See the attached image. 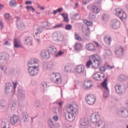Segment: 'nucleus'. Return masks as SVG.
I'll list each match as a JSON object with an SVG mask.
<instances>
[{"mask_svg":"<svg viewBox=\"0 0 128 128\" xmlns=\"http://www.w3.org/2000/svg\"><path fill=\"white\" fill-rule=\"evenodd\" d=\"M85 100L88 104H89V106H92L96 104V96H94V94H88L86 96Z\"/></svg>","mask_w":128,"mask_h":128,"instance_id":"7ed1b4c3","label":"nucleus"},{"mask_svg":"<svg viewBox=\"0 0 128 128\" xmlns=\"http://www.w3.org/2000/svg\"><path fill=\"white\" fill-rule=\"evenodd\" d=\"M91 10L94 14H98L100 12V8L96 6H93L91 8Z\"/></svg>","mask_w":128,"mask_h":128,"instance_id":"5701e85b","label":"nucleus"},{"mask_svg":"<svg viewBox=\"0 0 128 128\" xmlns=\"http://www.w3.org/2000/svg\"><path fill=\"white\" fill-rule=\"evenodd\" d=\"M4 16L5 20H10V14L8 13H6V14H4Z\"/></svg>","mask_w":128,"mask_h":128,"instance_id":"3c124183","label":"nucleus"},{"mask_svg":"<svg viewBox=\"0 0 128 128\" xmlns=\"http://www.w3.org/2000/svg\"><path fill=\"white\" fill-rule=\"evenodd\" d=\"M84 26H92V22L90 21H88L87 22V24Z\"/></svg>","mask_w":128,"mask_h":128,"instance_id":"4d7b16f0","label":"nucleus"},{"mask_svg":"<svg viewBox=\"0 0 128 128\" xmlns=\"http://www.w3.org/2000/svg\"><path fill=\"white\" fill-rule=\"evenodd\" d=\"M86 30H90V28L88 26L83 25L82 26V31L86 32Z\"/></svg>","mask_w":128,"mask_h":128,"instance_id":"a18cd8bd","label":"nucleus"},{"mask_svg":"<svg viewBox=\"0 0 128 128\" xmlns=\"http://www.w3.org/2000/svg\"><path fill=\"white\" fill-rule=\"evenodd\" d=\"M101 18L102 22H108L110 20V16L108 14L104 13L102 14Z\"/></svg>","mask_w":128,"mask_h":128,"instance_id":"a878e982","label":"nucleus"},{"mask_svg":"<svg viewBox=\"0 0 128 128\" xmlns=\"http://www.w3.org/2000/svg\"><path fill=\"white\" fill-rule=\"evenodd\" d=\"M91 122L94 124H96L100 122V115L96 113H92L90 116Z\"/></svg>","mask_w":128,"mask_h":128,"instance_id":"39448f33","label":"nucleus"},{"mask_svg":"<svg viewBox=\"0 0 128 128\" xmlns=\"http://www.w3.org/2000/svg\"><path fill=\"white\" fill-rule=\"evenodd\" d=\"M92 78L95 80H98V78H100V74H98V72H96V73L94 74L92 76Z\"/></svg>","mask_w":128,"mask_h":128,"instance_id":"c85d7f7f","label":"nucleus"},{"mask_svg":"<svg viewBox=\"0 0 128 128\" xmlns=\"http://www.w3.org/2000/svg\"><path fill=\"white\" fill-rule=\"evenodd\" d=\"M67 112H65L64 114V118L68 122H72L74 118H76V116L78 114V106H76L74 109V106H72L71 104H68L67 106Z\"/></svg>","mask_w":128,"mask_h":128,"instance_id":"f257e3e1","label":"nucleus"},{"mask_svg":"<svg viewBox=\"0 0 128 128\" xmlns=\"http://www.w3.org/2000/svg\"><path fill=\"white\" fill-rule=\"evenodd\" d=\"M48 124L50 128H56V125L54 124V121H52V120H50L48 122Z\"/></svg>","mask_w":128,"mask_h":128,"instance_id":"e433bc0d","label":"nucleus"},{"mask_svg":"<svg viewBox=\"0 0 128 128\" xmlns=\"http://www.w3.org/2000/svg\"><path fill=\"white\" fill-rule=\"evenodd\" d=\"M16 102H13L12 104H10L8 106V108H10V110L12 111L16 110Z\"/></svg>","mask_w":128,"mask_h":128,"instance_id":"72a5a7b5","label":"nucleus"},{"mask_svg":"<svg viewBox=\"0 0 128 128\" xmlns=\"http://www.w3.org/2000/svg\"><path fill=\"white\" fill-rule=\"evenodd\" d=\"M104 96L105 98H108V91L104 92Z\"/></svg>","mask_w":128,"mask_h":128,"instance_id":"13d9d810","label":"nucleus"},{"mask_svg":"<svg viewBox=\"0 0 128 128\" xmlns=\"http://www.w3.org/2000/svg\"><path fill=\"white\" fill-rule=\"evenodd\" d=\"M17 26L18 30H24V24L22 21H20V18L17 17V20H16Z\"/></svg>","mask_w":128,"mask_h":128,"instance_id":"2eb2a0df","label":"nucleus"},{"mask_svg":"<svg viewBox=\"0 0 128 128\" xmlns=\"http://www.w3.org/2000/svg\"><path fill=\"white\" fill-rule=\"evenodd\" d=\"M92 60H89L86 62V66L88 68H90V66H92L94 64V63H92Z\"/></svg>","mask_w":128,"mask_h":128,"instance_id":"c9c22d12","label":"nucleus"},{"mask_svg":"<svg viewBox=\"0 0 128 128\" xmlns=\"http://www.w3.org/2000/svg\"><path fill=\"white\" fill-rule=\"evenodd\" d=\"M60 82H62V79H60V78H57L56 79V84H60Z\"/></svg>","mask_w":128,"mask_h":128,"instance_id":"e2e57ef3","label":"nucleus"},{"mask_svg":"<svg viewBox=\"0 0 128 128\" xmlns=\"http://www.w3.org/2000/svg\"><path fill=\"white\" fill-rule=\"evenodd\" d=\"M92 86V84L91 81H86L84 82V84L83 85V88L85 90H90V88Z\"/></svg>","mask_w":128,"mask_h":128,"instance_id":"6ab92c4d","label":"nucleus"},{"mask_svg":"<svg viewBox=\"0 0 128 128\" xmlns=\"http://www.w3.org/2000/svg\"><path fill=\"white\" fill-rule=\"evenodd\" d=\"M64 22H70V19L68 18V15L66 14L65 16L63 18Z\"/></svg>","mask_w":128,"mask_h":128,"instance_id":"8fccbe9b","label":"nucleus"},{"mask_svg":"<svg viewBox=\"0 0 128 128\" xmlns=\"http://www.w3.org/2000/svg\"><path fill=\"white\" fill-rule=\"evenodd\" d=\"M84 38L86 40H90V36H88V33H86L84 35Z\"/></svg>","mask_w":128,"mask_h":128,"instance_id":"09e8293b","label":"nucleus"},{"mask_svg":"<svg viewBox=\"0 0 128 128\" xmlns=\"http://www.w3.org/2000/svg\"><path fill=\"white\" fill-rule=\"evenodd\" d=\"M13 84V86H14V90H16V86H18V83H16V82H12Z\"/></svg>","mask_w":128,"mask_h":128,"instance_id":"680f3d73","label":"nucleus"},{"mask_svg":"<svg viewBox=\"0 0 128 128\" xmlns=\"http://www.w3.org/2000/svg\"><path fill=\"white\" fill-rule=\"evenodd\" d=\"M82 48H84L82 44L78 42H76L74 46L75 52H80L82 50Z\"/></svg>","mask_w":128,"mask_h":128,"instance_id":"ddd939ff","label":"nucleus"},{"mask_svg":"<svg viewBox=\"0 0 128 128\" xmlns=\"http://www.w3.org/2000/svg\"><path fill=\"white\" fill-rule=\"evenodd\" d=\"M104 42H106L107 44H108L109 46H110V42H112V37H105L104 38Z\"/></svg>","mask_w":128,"mask_h":128,"instance_id":"4c0bfd02","label":"nucleus"},{"mask_svg":"<svg viewBox=\"0 0 128 128\" xmlns=\"http://www.w3.org/2000/svg\"><path fill=\"white\" fill-rule=\"evenodd\" d=\"M57 104L60 106V108H62V102H58Z\"/></svg>","mask_w":128,"mask_h":128,"instance_id":"774afa93","label":"nucleus"},{"mask_svg":"<svg viewBox=\"0 0 128 128\" xmlns=\"http://www.w3.org/2000/svg\"><path fill=\"white\" fill-rule=\"evenodd\" d=\"M64 26V24L61 23L58 25H56L55 26H54V28H62Z\"/></svg>","mask_w":128,"mask_h":128,"instance_id":"864d4df0","label":"nucleus"},{"mask_svg":"<svg viewBox=\"0 0 128 128\" xmlns=\"http://www.w3.org/2000/svg\"><path fill=\"white\" fill-rule=\"evenodd\" d=\"M77 74H82L84 72V66L82 65H78L76 68Z\"/></svg>","mask_w":128,"mask_h":128,"instance_id":"a211bd4d","label":"nucleus"},{"mask_svg":"<svg viewBox=\"0 0 128 128\" xmlns=\"http://www.w3.org/2000/svg\"><path fill=\"white\" fill-rule=\"evenodd\" d=\"M102 63V61L96 62H94V64H92V68H95L96 70V68H100V64Z\"/></svg>","mask_w":128,"mask_h":128,"instance_id":"393cba45","label":"nucleus"},{"mask_svg":"<svg viewBox=\"0 0 128 128\" xmlns=\"http://www.w3.org/2000/svg\"><path fill=\"white\" fill-rule=\"evenodd\" d=\"M58 116H53V120H54V122H58Z\"/></svg>","mask_w":128,"mask_h":128,"instance_id":"bf43d9fd","label":"nucleus"},{"mask_svg":"<svg viewBox=\"0 0 128 128\" xmlns=\"http://www.w3.org/2000/svg\"><path fill=\"white\" fill-rule=\"evenodd\" d=\"M48 50L50 52V54H52V56H56V54L58 52V49L56 48V47L52 45H50L48 48Z\"/></svg>","mask_w":128,"mask_h":128,"instance_id":"dca6fc26","label":"nucleus"},{"mask_svg":"<svg viewBox=\"0 0 128 128\" xmlns=\"http://www.w3.org/2000/svg\"><path fill=\"white\" fill-rule=\"evenodd\" d=\"M114 68V66H110V64H108L106 66V68H108V70H112V68Z\"/></svg>","mask_w":128,"mask_h":128,"instance_id":"052dcab7","label":"nucleus"},{"mask_svg":"<svg viewBox=\"0 0 128 128\" xmlns=\"http://www.w3.org/2000/svg\"><path fill=\"white\" fill-rule=\"evenodd\" d=\"M20 118L18 115H14L13 116L10 118V122L13 126H16L18 122V120Z\"/></svg>","mask_w":128,"mask_h":128,"instance_id":"f3484780","label":"nucleus"},{"mask_svg":"<svg viewBox=\"0 0 128 128\" xmlns=\"http://www.w3.org/2000/svg\"><path fill=\"white\" fill-rule=\"evenodd\" d=\"M28 72L31 76H38V72L40 70V68L38 66H30L28 65Z\"/></svg>","mask_w":128,"mask_h":128,"instance_id":"f03ea898","label":"nucleus"},{"mask_svg":"<svg viewBox=\"0 0 128 128\" xmlns=\"http://www.w3.org/2000/svg\"><path fill=\"white\" fill-rule=\"evenodd\" d=\"M52 37L53 38L54 40H58V34L56 32H54L52 34Z\"/></svg>","mask_w":128,"mask_h":128,"instance_id":"f704fd0d","label":"nucleus"},{"mask_svg":"<svg viewBox=\"0 0 128 128\" xmlns=\"http://www.w3.org/2000/svg\"><path fill=\"white\" fill-rule=\"evenodd\" d=\"M34 64H38V62H36V60H31L28 62V64L32 65Z\"/></svg>","mask_w":128,"mask_h":128,"instance_id":"603ef678","label":"nucleus"},{"mask_svg":"<svg viewBox=\"0 0 128 128\" xmlns=\"http://www.w3.org/2000/svg\"><path fill=\"white\" fill-rule=\"evenodd\" d=\"M108 78H106L102 83V86L106 90H108Z\"/></svg>","mask_w":128,"mask_h":128,"instance_id":"b1692460","label":"nucleus"},{"mask_svg":"<svg viewBox=\"0 0 128 128\" xmlns=\"http://www.w3.org/2000/svg\"><path fill=\"white\" fill-rule=\"evenodd\" d=\"M14 48H22V46H21L18 44V40L16 39H14Z\"/></svg>","mask_w":128,"mask_h":128,"instance_id":"cd10ccee","label":"nucleus"},{"mask_svg":"<svg viewBox=\"0 0 128 128\" xmlns=\"http://www.w3.org/2000/svg\"><path fill=\"white\" fill-rule=\"evenodd\" d=\"M18 96L21 98H24V92H22V90L20 88H18Z\"/></svg>","mask_w":128,"mask_h":128,"instance_id":"2f4dec72","label":"nucleus"},{"mask_svg":"<svg viewBox=\"0 0 128 128\" xmlns=\"http://www.w3.org/2000/svg\"><path fill=\"white\" fill-rule=\"evenodd\" d=\"M34 106L38 110H40V100L36 101L34 102Z\"/></svg>","mask_w":128,"mask_h":128,"instance_id":"ea45409f","label":"nucleus"},{"mask_svg":"<svg viewBox=\"0 0 128 128\" xmlns=\"http://www.w3.org/2000/svg\"><path fill=\"white\" fill-rule=\"evenodd\" d=\"M50 51H48H48L46 50H43L40 52V56L44 58V60H48L50 58Z\"/></svg>","mask_w":128,"mask_h":128,"instance_id":"f8f14e48","label":"nucleus"},{"mask_svg":"<svg viewBox=\"0 0 128 128\" xmlns=\"http://www.w3.org/2000/svg\"><path fill=\"white\" fill-rule=\"evenodd\" d=\"M10 60V55L8 53L2 52L0 54V64H4Z\"/></svg>","mask_w":128,"mask_h":128,"instance_id":"20e7f679","label":"nucleus"},{"mask_svg":"<svg viewBox=\"0 0 128 128\" xmlns=\"http://www.w3.org/2000/svg\"><path fill=\"white\" fill-rule=\"evenodd\" d=\"M64 8H58L56 10L58 12H62Z\"/></svg>","mask_w":128,"mask_h":128,"instance_id":"338daca9","label":"nucleus"},{"mask_svg":"<svg viewBox=\"0 0 128 128\" xmlns=\"http://www.w3.org/2000/svg\"><path fill=\"white\" fill-rule=\"evenodd\" d=\"M89 18H96V15L93 13H91L89 14Z\"/></svg>","mask_w":128,"mask_h":128,"instance_id":"6e6d98bb","label":"nucleus"},{"mask_svg":"<svg viewBox=\"0 0 128 128\" xmlns=\"http://www.w3.org/2000/svg\"><path fill=\"white\" fill-rule=\"evenodd\" d=\"M22 120L24 119V122H28V120H30V116L27 112H24L22 114Z\"/></svg>","mask_w":128,"mask_h":128,"instance_id":"4be33fe9","label":"nucleus"},{"mask_svg":"<svg viewBox=\"0 0 128 128\" xmlns=\"http://www.w3.org/2000/svg\"><path fill=\"white\" fill-rule=\"evenodd\" d=\"M12 85L10 82L6 83L5 85V92L6 94H10L12 92Z\"/></svg>","mask_w":128,"mask_h":128,"instance_id":"9d476101","label":"nucleus"},{"mask_svg":"<svg viewBox=\"0 0 128 128\" xmlns=\"http://www.w3.org/2000/svg\"><path fill=\"white\" fill-rule=\"evenodd\" d=\"M64 72H72V68L70 66H66L64 68Z\"/></svg>","mask_w":128,"mask_h":128,"instance_id":"49530a36","label":"nucleus"},{"mask_svg":"<svg viewBox=\"0 0 128 128\" xmlns=\"http://www.w3.org/2000/svg\"><path fill=\"white\" fill-rule=\"evenodd\" d=\"M80 16V14L78 13L77 14H70V18H72V20H76V18Z\"/></svg>","mask_w":128,"mask_h":128,"instance_id":"a19ab883","label":"nucleus"},{"mask_svg":"<svg viewBox=\"0 0 128 128\" xmlns=\"http://www.w3.org/2000/svg\"><path fill=\"white\" fill-rule=\"evenodd\" d=\"M120 26V22L116 19L112 20L110 22V26L113 30H118Z\"/></svg>","mask_w":128,"mask_h":128,"instance_id":"0eeeda50","label":"nucleus"},{"mask_svg":"<svg viewBox=\"0 0 128 128\" xmlns=\"http://www.w3.org/2000/svg\"><path fill=\"white\" fill-rule=\"evenodd\" d=\"M40 90L42 92H44V84H40Z\"/></svg>","mask_w":128,"mask_h":128,"instance_id":"5fc2aeb1","label":"nucleus"},{"mask_svg":"<svg viewBox=\"0 0 128 128\" xmlns=\"http://www.w3.org/2000/svg\"><path fill=\"white\" fill-rule=\"evenodd\" d=\"M91 60H93L94 62H102V60H100V57L98 54H93L92 56Z\"/></svg>","mask_w":128,"mask_h":128,"instance_id":"412c9836","label":"nucleus"},{"mask_svg":"<svg viewBox=\"0 0 128 128\" xmlns=\"http://www.w3.org/2000/svg\"><path fill=\"white\" fill-rule=\"evenodd\" d=\"M86 50H96V46L92 43H89L86 45Z\"/></svg>","mask_w":128,"mask_h":128,"instance_id":"aec40b11","label":"nucleus"},{"mask_svg":"<svg viewBox=\"0 0 128 128\" xmlns=\"http://www.w3.org/2000/svg\"><path fill=\"white\" fill-rule=\"evenodd\" d=\"M79 123L80 124V128H88V118H82L80 120Z\"/></svg>","mask_w":128,"mask_h":128,"instance_id":"6e6552de","label":"nucleus"},{"mask_svg":"<svg viewBox=\"0 0 128 128\" xmlns=\"http://www.w3.org/2000/svg\"><path fill=\"white\" fill-rule=\"evenodd\" d=\"M116 112L119 116L121 118H128V110L125 108H121L116 111Z\"/></svg>","mask_w":128,"mask_h":128,"instance_id":"423d86ee","label":"nucleus"},{"mask_svg":"<svg viewBox=\"0 0 128 128\" xmlns=\"http://www.w3.org/2000/svg\"><path fill=\"white\" fill-rule=\"evenodd\" d=\"M26 8L28 12H36V10L34 7H32V6H26Z\"/></svg>","mask_w":128,"mask_h":128,"instance_id":"58836bf2","label":"nucleus"},{"mask_svg":"<svg viewBox=\"0 0 128 128\" xmlns=\"http://www.w3.org/2000/svg\"><path fill=\"white\" fill-rule=\"evenodd\" d=\"M44 24H46L45 25H44L42 26V28H45L46 30H48L49 26H50V25L48 24V22H44Z\"/></svg>","mask_w":128,"mask_h":128,"instance_id":"79ce46f5","label":"nucleus"},{"mask_svg":"<svg viewBox=\"0 0 128 128\" xmlns=\"http://www.w3.org/2000/svg\"><path fill=\"white\" fill-rule=\"evenodd\" d=\"M100 72H104L106 70V68L102 66L100 68Z\"/></svg>","mask_w":128,"mask_h":128,"instance_id":"0e129e2a","label":"nucleus"},{"mask_svg":"<svg viewBox=\"0 0 128 128\" xmlns=\"http://www.w3.org/2000/svg\"><path fill=\"white\" fill-rule=\"evenodd\" d=\"M1 128H10V126L8 122L2 120L1 122Z\"/></svg>","mask_w":128,"mask_h":128,"instance_id":"bb28decb","label":"nucleus"},{"mask_svg":"<svg viewBox=\"0 0 128 128\" xmlns=\"http://www.w3.org/2000/svg\"><path fill=\"white\" fill-rule=\"evenodd\" d=\"M72 28V26L70 24H68L65 26V30H70Z\"/></svg>","mask_w":128,"mask_h":128,"instance_id":"c03bdc74","label":"nucleus"},{"mask_svg":"<svg viewBox=\"0 0 128 128\" xmlns=\"http://www.w3.org/2000/svg\"><path fill=\"white\" fill-rule=\"evenodd\" d=\"M115 90L120 96H124V91L122 90V85H120V84H116L115 86Z\"/></svg>","mask_w":128,"mask_h":128,"instance_id":"9b49d317","label":"nucleus"},{"mask_svg":"<svg viewBox=\"0 0 128 128\" xmlns=\"http://www.w3.org/2000/svg\"><path fill=\"white\" fill-rule=\"evenodd\" d=\"M6 100H2L0 101V108H6Z\"/></svg>","mask_w":128,"mask_h":128,"instance_id":"c756f323","label":"nucleus"},{"mask_svg":"<svg viewBox=\"0 0 128 128\" xmlns=\"http://www.w3.org/2000/svg\"><path fill=\"white\" fill-rule=\"evenodd\" d=\"M74 38L75 40H78V42H80L82 40V38L76 34V32L74 33Z\"/></svg>","mask_w":128,"mask_h":128,"instance_id":"de8ad7c7","label":"nucleus"},{"mask_svg":"<svg viewBox=\"0 0 128 128\" xmlns=\"http://www.w3.org/2000/svg\"><path fill=\"white\" fill-rule=\"evenodd\" d=\"M64 54V52L62 50H60L58 52V53H56L55 56L56 58H58V56H62Z\"/></svg>","mask_w":128,"mask_h":128,"instance_id":"37998d69","label":"nucleus"},{"mask_svg":"<svg viewBox=\"0 0 128 128\" xmlns=\"http://www.w3.org/2000/svg\"><path fill=\"white\" fill-rule=\"evenodd\" d=\"M24 44L26 46H32V38L29 36H26L24 38Z\"/></svg>","mask_w":128,"mask_h":128,"instance_id":"4468645a","label":"nucleus"},{"mask_svg":"<svg viewBox=\"0 0 128 128\" xmlns=\"http://www.w3.org/2000/svg\"><path fill=\"white\" fill-rule=\"evenodd\" d=\"M114 54L116 57L122 58L124 56V48L122 46H120V48L116 49Z\"/></svg>","mask_w":128,"mask_h":128,"instance_id":"1a4fd4ad","label":"nucleus"},{"mask_svg":"<svg viewBox=\"0 0 128 128\" xmlns=\"http://www.w3.org/2000/svg\"><path fill=\"white\" fill-rule=\"evenodd\" d=\"M10 6L11 8H16V6H18L16 0H11L10 2Z\"/></svg>","mask_w":128,"mask_h":128,"instance_id":"7c9ffc66","label":"nucleus"},{"mask_svg":"<svg viewBox=\"0 0 128 128\" xmlns=\"http://www.w3.org/2000/svg\"><path fill=\"white\" fill-rule=\"evenodd\" d=\"M118 80H120V82H126V76H124V74H121L119 76Z\"/></svg>","mask_w":128,"mask_h":128,"instance_id":"473e14b6","label":"nucleus"},{"mask_svg":"<svg viewBox=\"0 0 128 128\" xmlns=\"http://www.w3.org/2000/svg\"><path fill=\"white\" fill-rule=\"evenodd\" d=\"M32 1L30 0H26V2H25V4H32Z\"/></svg>","mask_w":128,"mask_h":128,"instance_id":"69168bd1","label":"nucleus"}]
</instances>
